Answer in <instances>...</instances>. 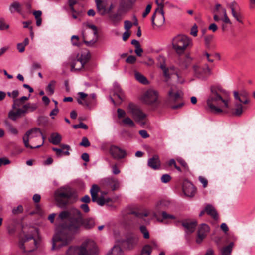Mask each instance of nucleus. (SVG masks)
Masks as SVG:
<instances>
[{"label":"nucleus","mask_w":255,"mask_h":255,"mask_svg":"<svg viewBox=\"0 0 255 255\" xmlns=\"http://www.w3.org/2000/svg\"><path fill=\"white\" fill-rule=\"evenodd\" d=\"M71 217L69 219L68 223L63 224L59 227V231L52 238V250L61 248L68 244L71 238L65 232L68 231L72 234L80 232L82 226V215L81 212L76 209H72Z\"/></svg>","instance_id":"nucleus-1"},{"label":"nucleus","mask_w":255,"mask_h":255,"mask_svg":"<svg viewBox=\"0 0 255 255\" xmlns=\"http://www.w3.org/2000/svg\"><path fill=\"white\" fill-rule=\"evenodd\" d=\"M211 93L207 99V104L210 110L214 114L223 112V109L228 108V101L223 99L220 95L221 89L218 87H211Z\"/></svg>","instance_id":"nucleus-2"},{"label":"nucleus","mask_w":255,"mask_h":255,"mask_svg":"<svg viewBox=\"0 0 255 255\" xmlns=\"http://www.w3.org/2000/svg\"><path fill=\"white\" fill-rule=\"evenodd\" d=\"M99 250L95 242L87 240L79 246L70 247L66 255H98Z\"/></svg>","instance_id":"nucleus-3"},{"label":"nucleus","mask_w":255,"mask_h":255,"mask_svg":"<svg viewBox=\"0 0 255 255\" xmlns=\"http://www.w3.org/2000/svg\"><path fill=\"white\" fill-rule=\"evenodd\" d=\"M173 49L178 54H182L188 46L192 45L191 40L184 35H178L172 41Z\"/></svg>","instance_id":"nucleus-4"},{"label":"nucleus","mask_w":255,"mask_h":255,"mask_svg":"<svg viewBox=\"0 0 255 255\" xmlns=\"http://www.w3.org/2000/svg\"><path fill=\"white\" fill-rule=\"evenodd\" d=\"M141 101L153 108H156L160 104L159 93L154 89H149L144 92L141 97Z\"/></svg>","instance_id":"nucleus-5"},{"label":"nucleus","mask_w":255,"mask_h":255,"mask_svg":"<svg viewBox=\"0 0 255 255\" xmlns=\"http://www.w3.org/2000/svg\"><path fill=\"white\" fill-rule=\"evenodd\" d=\"M128 112L131 114L134 120L141 126H144L146 124L147 115L143 113L137 105L133 103H129Z\"/></svg>","instance_id":"nucleus-6"},{"label":"nucleus","mask_w":255,"mask_h":255,"mask_svg":"<svg viewBox=\"0 0 255 255\" xmlns=\"http://www.w3.org/2000/svg\"><path fill=\"white\" fill-rule=\"evenodd\" d=\"M55 199L60 207H64L69 203V200L72 196L71 191L66 188H61L55 192Z\"/></svg>","instance_id":"nucleus-7"},{"label":"nucleus","mask_w":255,"mask_h":255,"mask_svg":"<svg viewBox=\"0 0 255 255\" xmlns=\"http://www.w3.org/2000/svg\"><path fill=\"white\" fill-rule=\"evenodd\" d=\"M89 58L90 55L88 52L78 53L76 58L72 59L71 61V70L76 71L82 69Z\"/></svg>","instance_id":"nucleus-8"},{"label":"nucleus","mask_w":255,"mask_h":255,"mask_svg":"<svg viewBox=\"0 0 255 255\" xmlns=\"http://www.w3.org/2000/svg\"><path fill=\"white\" fill-rule=\"evenodd\" d=\"M78 94L79 98H77V101L80 105L89 110L93 109L96 106V102L91 99L90 97H88L87 94L80 92Z\"/></svg>","instance_id":"nucleus-9"},{"label":"nucleus","mask_w":255,"mask_h":255,"mask_svg":"<svg viewBox=\"0 0 255 255\" xmlns=\"http://www.w3.org/2000/svg\"><path fill=\"white\" fill-rule=\"evenodd\" d=\"M39 135H42V132L39 128H34L28 130L23 137V141L25 146L30 149L34 148V147L29 144V139L37 137Z\"/></svg>","instance_id":"nucleus-10"},{"label":"nucleus","mask_w":255,"mask_h":255,"mask_svg":"<svg viewBox=\"0 0 255 255\" xmlns=\"http://www.w3.org/2000/svg\"><path fill=\"white\" fill-rule=\"evenodd\" d=\"M101 186L102 188H110L114 191L120 188V182L114 177L105 178L101 181Z\"/></svg>","instance_id":"nucleus-11"},{"label":"nucleus","mask_w":255,"mask_h":255,"mask_svg":"<svg viewBox=\"0 0 255 255\" xmlns=\"http://www.w3.org/2000/svg\"><path fill=\"white\" fill-rule=\"evenodd\" d=\"M100 188L96 184H93L90 189V192L91 195L92 201L96 202L99 205L103 206L108 200H106L103 197L98 198V193Z\"/></svg>","instance_id":"nucleus-12"},{"label":"nucleus","mask_w":255,"mask_h":255,"mask_svg":"<svg viewBox=\"0 0 255 255\" xmlns=\"http://www.w3.org/2000/svg\"><path fill=\"white\" fill-rule=\"evenodd\" d=\"M193 69L195 74L198 78H203L212 74L211 69L207 64H205L202 67H200L197 65H194L193 66Z\"/></svg>","instance_id":"nucleus-13"},{"label":"nucleus","mask_w":255,"mask_h":255,"mask_svg":"<svg viewBox=\"0 0 255 255\" xmlns=\"http://www.w3.org/2000/svg\"><path fill=\"white\" fill-rule=\"evenodd\" d=\"M227 6L230 8L233 17L239 22L242 23V15L240 10V7L238 3L233 1L228 3Z\"/></svg>","instance_id":"nucleus-14"},{"label":"nucleus","mask_w":255,"mask_h":255,"mask_svg":"<svg viewBox=\"0 0 255 255\" xmlns=\"http://www.w3.org/2000/svg\"><path fill=\"white\" fill-rule=\"evenodd\" d=\"M151 21L153 26H161L165 21L163 10L161 9L157 12L155 11L151 17Z\"/></svg>","instance_id":"nucleus-15"},{"label":"nucleus","mask_w":255,"mask_h":255,"mask_svg":"<svg viewBox=\"0 0 255 255\" xmlns=\"http://www.w3.org/2000/svg\"><path fill=\"white\" fill-rule=\"evenodd\" d=\"M139 242V237L134 234H129L126 236L124 241L128 249L130 250L134 248Z\"/></svg>","instance_id":"nucleus-16"},{"label":"nucleus","mask_w":255,"mask_h":255,"mask_svg":"<svg viewBox=\"0 0 255 255\" xmlns=\"http://www.w3.org/2000/svg\"><path fill=\"white\" fill-rule=\"evenodd\" d=\"M110 152L112 156L117 160L123 159L126 155V152L125 150L115 145L111 146Z\"/></svg>","instance_id":"nucleus-17"},{"label":"nucleus","mask_w":255,"mask_h":255,"mask_svg":"<svg viewBox=\"0 0 255 255\" xmlns=\"http://www.w3.org/2000/svg\"><path fill=\"white\" fill-rule=\"evenodd\" d=\"M209 231L210 228L208 225L206 224H201L198 231V236L196 239V242L198 244L201 243L206 237Z\"/></svg>","instance_id":"nucleus-18"},{"label":"nucleus","mask_w":255,"mask_h":255,"mask_svg":"<svg viewBox=\"0 0 255 255\" xmlns=\"http://www.w3.org/2000/svg\"><path fill=\"white\" fill-rule=\"evenodd\" d=\"M183 190L186 196L193 197L196 192V188L194 185L189 181H185L183 185Z\"/></svg>","instance_id":"nucleus-19"},{"label":"nucleus","mask_w":255,"mask_h":255,"mask_svg":"<svg viewBox=\"0 0 255 255\" xmlns=\"http://www.w3.org/2000/svg\"><path fill=\"white\" fill-rule=\"evenodd\" d=\"M97 10L101 15H104L107 14V7L108 2L106 0H95Z\"/></svg>","instance_id":"nucleus-20"},{"label":"nucleus","mask_w":255,"mask_h":255,"mask_svg":"<svg viewBox=\"0 0 255 255\" xmlns=\"http://www.w3.org/2000/svg\"><path fill=\"white\" fill-rule=\"evenodd\" d=\"M161 69L163 71V75L165 78V81L168 82L171 79V76L175 74L176 68L172 66L169 67H166L165 65H161Z\"/></svg>","instance_id":"nucleus-21"},{"label":"nucleus","mask_w":255,"mask_h":255,"mask_svg":"<svg viewBox=\"0 0 255 255\" xmlns=\"http://www.w3.org/2000/svg\"><path fill=\"white\" fill-rule=\"evenodd\" d=\"M183 95L182 91L180 90L175 91L171 87L168 92V97L170 101L175 102L180 99Z\"/></svg>","instance_id":"nucleus-22"},{"label":"nucleus","mask_w":255,"mask_h":255,"mask_svg":"<svg viewBox=\"0 0 255 255\" xmlns=\"http://www.w3.org/2000/svg\"><path fill=\"white\" fill-rule=\"evenodd\" d=\"M148 165L154 170L159 169L160 167V161L159 156L155 155L152 158H149L148 161Z\"/></svg>","instance_id":"nucleus-23"},{"label":"nucleus","mask_w":255,"mask_h":255,"mask_svg":"<svg viewBox=\"0 0 255 255\" xmlns=\"http://www.w3.org/2000/svg\"><path fill=\"white\" fill-rule=\"evenodd\" d=\"M9 10L12 14L18 13L21 14L23 12V6L18 1H14L10 5Z\"/></svg>","instance_id":"nucleus-24"},{"label":"nucleus","mask_w":255,"mask_h":255,"mask_svg":"<svg viewBox=\"0 0 255 255\" xmlns=\"http://www.w3.org/2000/svg\"><path fill=\"white\" fill-rule=\"evenodd\" d=\"M182 226L186 229V232L188 233L193 232L197 225V222L195 221H190L189 220L184 221L182 223Z\"/></svg>","instance_id":"nucleus-25"},{"label":"nucleus","mask_w":255,"mask_h":255,"mask_svg":"<svg viewBox=\"0 0 255 255\" xmlns=\"http://www.w3.org/2000/svg\"><path fill=\"white\" fill-rule=\"evenodd\" d=\"M205 211L207 214L213 219L217 220L218 218V213L215 208L211 204H208L205 208Z\"/></svg>","instance_id":"nucleus-26"},{"label":"nucleus","mask_w":255,"mask_h":255,"mask_svg":"<svg viewBox=\"0 0 255 255\" xmlns=\"http://www.w3.org/2000/svg\"><path fill=\"white\" fill-rule=\"evenodd\" d=\"M192 58L189 55H186L184 59L180 60L179 65L181 68L186 69L190 66Z\"/></svg>","instance_id":"nucleus-27"},{"label":"nucleus","mask_w":255,"mask_h":255,"mask_svg":"<svg viewBox=\"0 0 255 255\" xmlns=\"http://www.w3.org/2000/svg\"><path fill=\"white\" fill-rule=\"evenodd\" d=\"M61 136L58 133L54 132L51 134L49 141L54 145H58L61 142Z\"/></svg>","instance_id":"nucleus-28"},{"label":"nucleus","mask_w":255,"mask_h":255,"mask_svg":"<svg viewBox=\"0 0 255 255\" xmlns=\"http://www.w3.org/2000/svg\"><path fill=\"white\" fill-rule=\"evenodd\" d=\"M234 245L233 242H231L228 246L221 248V255H231Z\"/></svg>","instance_id":"nucleus-29"},{"label":"nucleus","mask_w":255,"mask_h":255,"mask_svg":"<svg viewBox=\"0 0 255 255\" xmlns=\"http://www.w3.org/2000/svg\"><path fill=\"white\" fill-rule=\"evenodd\" d=\"M82 226L86 229H91L94 227L95 223L94 219L91 218H89L84 220L82 218Z\"/></svg>","instance_id":"nucleus-30"},{"label":"nucleus","mask_w":255,"mask_h":255,"mask_svg":"<svg viewBox=\"0 0 255 255\" xmlns=\"http://www.w3.org/2000/svg\"><path fill=\"white\" fill-rule=\"evenodd\" d=\"M161 215H162V217L163 219L160 220L157 218V215L156 213H153V216L154 217L156 218L158 221L161 222H163V220H166V219L174 220V219H176V218L174 215L168 214L165 211H163L161 213Z\"/></svg>","instance_id":"nucleus-31"},{"label":"nucleus","mask_w":255,"mask_h":255,"mask_svg":"<svg viewBox=\"0 0 255 255\" xmlns=\"http://www.w3.org/2000/svg\"><path fill=\"white\" fill-rule=\"evenodd\" d=\"M135 79L139 81L140 83L146 85L149 83V81L147 79L140 73L136 71L134 73Z\"/></svg>","instance_id":"nucleus-32"},{"label":"nucleus","mask_w":255,"mask_h":255,"mask_svg":"<svg viewBox=\"0 0 255 255\" xmlns=\"http://www.w3.org/2000/svg\"><path fill=\"white\" fill-rule=\"evenodd\" d=\"M107 255H124V253L120 247L115 246Z\"/></svg>","instance_id":"nucleus-33"},{"label":"nucleus","mask_w":255,"mask_h":255,"mask_svg":"<svg viewBox=\"0 0 255 255\" xmlns=\"http://www.w3.org/2000/svg\"><path fill=\"white\" fill-rule=\"evenodd\" d=\"M4 124L9 132L15 135H17V130L9 122L5 121Z\"/></svg>","instance_id":"nucleus-34"},{"label":"nucleus","mask_w":255,"mask_h":255,"mask_svg":"<svg viewBox=\"0 0 255 255\" xmlns=\"http://www.w3.org/2000/svg\"><path fill=\"white\" fill-rule=\"evenodd\" d=\"M32 239H34L33 237L32 236H31V235H29V236L26 235V236H25L24 239H22V240H21L19 241V248L23 250L24 252H26L24 244L25 242H26L27 241H29L30 240H32Z\"/></svg>","instance_id":"nucleus-35"},{"label":"nucleus","mask_w":255,"mask_h":255,"mask_svg":"<svg viewBox=\"0 0 255 255\" xmlns=\"http://www.w3.org/2000/svg\"><path fill=\"white\" fill-rule=\"evenodd\" d=\"M243 107L241 104L237 103L235 104V109L233 114L234 116H240L243 113Z\"/></svg>","instance_id":"nucleus-36"},{"label":"nucleus","mask_w":255,"mask_h":255,"mask_svg":"<svg viewBox=\"0 0 255 255\" xmlns=\"http://www.w3.org/2000/svg\"><path fill=\"white\" fill-rule=\"evenodd\" d=\"M152 252V247L150 245L147 244L142 248L140 255H150Z\"/></svg>","instance_id":"nucleus-37"},{"label":"nucleus","mask_w":255,"mask_h":255,"mask_svg":"<svg viewBox=\"0 0 255 255\" xmlns=\"http://www.w3.org/2000/svg\"><path fill=\"white\" fill-rule=\"evenodd\" d=\"M56 82L54 80H52L48 84L47 87H46V90L48 93V94L50 95L53 94L54 92V88L55 86Z\"/></svg>","instance_id":"nucleus-38"},{"label":"nucleus","mask_w":255,"mask_h":255,"mask_svg":"<svg viewBox=\"0 0 255 255\" xmlns=\"http://www.w3.org/2000/svg\"><path fill=\"white\" fill-rule=\"evenodd\" d=\"M122 123L124 125L128 126L130 127H134L135 126V124L133 121L128 117H126L124 118L122 120Z\"/></svg>","instance_id":"nucleus-39"},{"label":"nucleus","mask_w":255,"mask_h":255,"mask_svg":"<svg viewBox=\"0 0 255 255\" xmlns=\"http://www.w3.org/2000/svg\"><path fill=\"white\" fill-rule=\"evenodd\" d=\"M37 107V106L35 104L27 103L23 105V108L25 109L26 113L34 111Z\"/></svg>","instance_id":"nucleus-40"},{"label":"nucleus","mask_w":255,"mask_h":255,"mask_svg":"<svg viewBox=\"0 0 255 255\" xmlns=\"http://www.w3.org/2000/svg\"><path fill=\"white\" fill-rule=\"evenodd\" d=\"M139 230L140 232L143 234V237L145 239H148L150 237L149 233L147 229V228L144 226L142 225L140 227Z\"/></svg>","instance_id":"nucleus-41"},{"label":"nucleus","mask_w":255,"mask_h":255,"mask_svg":"<svg viewBox=\"0 0 255 255\" xmlns=\"http://www.w3.org/2000/svg\"><path fill=\"white\" fill-rule=\"evenodd\" d=\"M110 18L114 24H116L121 21L122 18L121 15L118 13H115L110 15Z\"/></svg>","instance_id":"nucleus-42"},{"label":"nucleus","mask_w":255,"mask_h":255,"mask_svg":"<svg viewBox=\"0 0 255 255\" xmlns=\"http://www.w3.org/2000/svg\"><path fill=\"white\" fill-rule=\"evenodd\" d=\"M221 11H223V18L222 19V21L225 23L231 24L232 23L231 21L230 20V19L229 18V17H228L226 10L225 9V8H222Z\"/></svg>","instance_id":"nucleus-43"},{"label":"nucleus","mask_w":255,"mask_h":255,"mask_svg":"<svg viewBox=\"0 0 255 255\" xmlns=\"http://www.w3.org/2000/svg\"><path fill=\"white\" fill-rule=\"evenodd\" d=\"M72 211L71 210L69 212L68 211H62L61 212L59 215V218H60L61 220H63L65 219H66L67 218L69 217V219H70L71 217V212Z\"/></svg>","instance_id":"nucleus-44"},{"label":"nucleus","mask_w":255,"mask_h":255,"mask_svg":"<svg viewBox=\"0 0 255 255\" xmlns=\"http://www.w3.org/2000/svg\"><path fill=\"white\" fill-rule=\"evenodd\" d=\"M8 117L9 119L13 121H15L16 119L19 117L17 114V112H14L13 110H11L9 112Z\"/></svg>","instance_id":"nucleus-45"},{"label":"nucleus","mask_w":255,"mask_h":255,"mask_svg":"<svg viewBox=\"0 0 255 255\" xmlns=\"http://www.w3.org/2000/svg\"><path fill=\"white\" fill-rule=\"evenodd\" d=\"M79 38L78 36L73 35L71 37V42L73 45L74 46H80V43L79 42Z\"/></svg>","instance_id":"nucleus-46"},{"label":"nucleus","mask_w":255,"mask_h":255,"mask_svg":"<svg viewBox=\"0 0 255 255\" xmlns=\"http://www.w3.org/2000/svg\"><path fill=\"white\" fill-rule=\"evenodd\" d=\"M79 145L81 146L87 147L90 145V143L87 137H83L82 139V141L79 143Z\"/></svg>","instance_id":"nucleus-47"},{"label":"nucleus","mask_w":255,"mask_h":255,"mask_svg":"<svg viewBox=\"0 0 255 255\" xmlns=\"http://www.w3.org/2000/svg\"><path fill=\"white\" fill-rule=\"evenodd\" d=\"M177 161L186 170H189L188 164L184 159L181 158H179L177 159Z\"/></svg>","instance_id":"nucleus-48"},{"label":"nucleus","mask_w":255,"mask_h":255,"mask_svg":"<svg viewBox=\"0 0 255 255\" xmlns=\"http://www.w3.org/2000/svg\"><path fill=\"white\" fill-rule=\"evenodd\" d=\"M60 147H61V149L64 151L63 154L67 156L69 155L70 152H69V150L70 149V147L69 145L66 144H61Z\"/></svg>","instance_id":"nucleus-49"},{"label":"nucleus","mask_w":255,"mask_h":255,"mask_svg":"<svg viewBox=\"0 0 255 255\" xmlns=\"http://www.w3.org/2000/svg\"><path fill=\"white\" fill-rule=\"evenodd\" d=\"M9 27V25L6 24L4 22V19L2 18H0V30H3L4 29H7Z\"/></svg>","instance_id":"nucleus-50"},{"label":"nucleus","mask_w":255,"mask_h":255,"mask_svg":"<svg viewBox=\"0 0 255 255\" xmlns=\"http://www.w3.org/2000/svg\"><path fill=\"white\" fill-rule=\"evenodd\" d=\"M171 180V177L168 174L163 175L161 177V181L162 183H166Z\"/></svg>","instance_id":"nucleus-51"},{"label":"nucleus","mask_w":255,"mask_h":255,"mask_svg":"<svg viewBox=\"0 0 255 255\" xmlns=\"http://www.w3.org/2000/svg\"><path fill=\"white\" fill-rule=\"evenodd\" d=\"M13 103L12 106L13 109H16L17 108L20 107L23 103L22 101H20L18 99H13Z\"/></svg>","instance_id":"nucleus-52"},{"label":"nucleus","mask_w":255,"mask_h":255,"mask_svg":"<svg viewBox=\"0 0 255 255\" xmlns=\"http://www.w3.org/2000/svg\"><path fill=\"white\" fill-rule=\"evenodd\" d=\"M164 0H156V3L158 5V8L156 9V12H158V10H160V9L163 10L164 7Z\"/></svg>","instance_id":"nucleus-53"},{"label":"nucleus","mask_w":255,"mask_h":255,"mask_svg":"<svg viewBox=\"0 0 255 255\" xmlns=\"http://www.w3.org/2000/svg\"><path fill=\"white\" fill-rule=\"evenodd\" d=\"M73 127L75 129L80 128L84 129H87L88 128V126L86 124L82 122L80 123L79 124L73 125Z\"/></svg>","instance_id":"nucleus-54"},{"label":"nucleus","mask_w":255,"mask_h":255,"mask_svg":"<svg viewBox=\"0 0 255 255\" xmlns=\"http://www.w3.org/2000/svg\"><path fill=\"white\" fill-rule=\"evenodd\" d=\"M117 114H118V118L119 119H121L123 118H125V117H126V112L122 109L119 108L117 109Z\"/></svg>","instance_id":"nucleus-55"},{"label":"nucleus","mask_w":255,"mask_h":255,"mask_svg":"<svg viewBox=\"0 0 255 255\" xmlns=\"http://www.w3.org/2000/svg\"><path fill=\"white\" fill-rule=\"evenodd\" d=\"M23 209L22 205H18L16 208L12 209V213L14 214H19L23 212Z\"/></svg>","instance_id":"nucleus-56"},{"label":"nucleus","mask_w":255,"mask_h":255,"mask_svg":"<svg viewBox=\"0 0 255 255\" xmlns=\"http://www.w3.org/2000/svg\"><path fill=\"white\" fill-rule=\"evenodd\" d=\"M136 60V58L135 56L133 55H130L128 56L126 60L127 63L130 64H133L135 62Z\"/></svg>","instance_id":"nucleus-57"},{"label":"nucleus","mask_w":255,"mask_h":255,"mask_svg":"<svg viewBox=\"0 0 255 255\" xmlns=\"http://www.w3.org/2000/svg\"><path fill=\"white\" fill-rule=\"evenodd\" d=\"M52 150L55 152L56 156L58 157H61L62 154H63L64 151H63L62 149L53 147L52 148Z\"/></svg>","instance_id":"nucleus-58"},{"label":"nucleus","mask_w":255,"mask_h":255,"mask_svg":"<svg viewBox=\"0 0 255 255\" xmlns=\"http://www.w3.org/2000/svg\"><path fill=\"white\" fill-rule=\"evenodd\" d=\"M158 60V64L159 66L161 68V65H165V57L163 56L160 55L157 58Z\"/></svg>","instance_id":"nucleus-59"},{"label":"nucleus","mask_w":255,"mask_h":255,"mask_svg":"<svg viewBox=\"0 0 255 255\" xmlns=\"http://www.w3.org/2000/svg\"><path fill=\"white\" fill-rule=\"evenodd\" d=\"M83 38L84 42L88 46H91L93 45L96 41V40H92L89 41H86L87 38L84 34H83Z\"/></svg>","instance_id":"nucleus-60"},{"label":"nucleus","mask_w":255,"mask_h":255,"mask_svg":"<svg viewBox=\"0 0 255 255\" xmlns=\"http://www.w3.org/2000/svg\"><path fill=\"white\" fill-rule=\"evenodd\" d=\"M213 36L211 35H206L204 37L205 42L206 46H209L210 43L213 39Z\"/></svg>","instance_id":"nucleus-61"},{"label":"nucleus","mask_w":255,"mask_h":255,"mask_svg":"<svg viewBox=\"0 0 255 255\" xmlns=\"http://www.w3.org/2000/svg\"><path fill=\"white\" fill-rule=\"evenodd\" d=\"M10 163V161L9 159L5 158H0V167L2 165H5L9 164Z\"/></svg>","instance_id":"nucleus-62"},{"label":"nucleus","mask_w":255,"mask_h":255,"mask_svg":"<svg viewBox=\"0 0 255 255\" xmlns=\"http://www.w3.org/2000/svg\"><path fill=\"white\" fill-rule=\"evenodd\" d=\"M199 180L200 181V182L203 184V187L206 188L208 184L207 180L203 176H199Z\"/></svg>","instance_id":"nucleus-63"},{"label":"nucleus","mask_w":255,"mask_h":255,"mask_svg":"<svg viewBox=\"0 0 255 255\" xmlns=\"http://www.w3.org/2000/svg\"><path fill=\"white\" fill-rule=\"evenodd\" d=\"M16 112L19 117H21L22 115H24L26 113L25 109L23 108V106L22 107V108L17 109Z\"/></svg>","instance_id":"nucleus-64"}]
</instances>
